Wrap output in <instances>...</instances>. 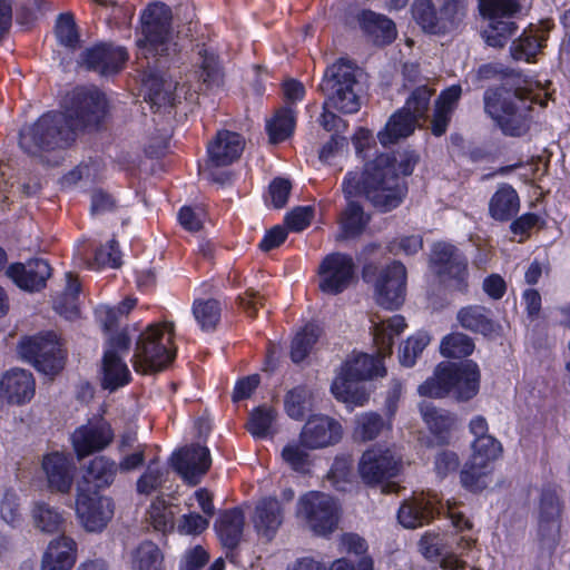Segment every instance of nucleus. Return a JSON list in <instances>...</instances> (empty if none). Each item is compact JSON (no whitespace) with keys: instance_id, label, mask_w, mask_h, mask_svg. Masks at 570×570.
<instances>
[{"instance_id":"obj_30","label":"nucleus","mask_w":570,"mask_h":570,"mask_svg":"<svg viewBox=\"0 0 570 570\" xmlns=\"http://www.w3.org/2000/svg\"><path fill=\"white\" fill-rule=\"evenodd\" d=\"M405 327V318L402 315H394L379 322L372 320L373 340L381 357H385L392 353L394 338L399 336Z\"/></svg>"},{"instance_id":"obj_27","label":"nucleus","mask_w":570,"mask_h":570,"mask_svg":"<svg viewBox=\"0 0 570 570\" xmlns=\"http://www.w3.org/2000/svg\"><path fill=\"white\" fill-rule=\"evenodd\" d=\"M42 470L52 491L69 492L73 481V464L66 454L52 452L45 455Z\"/></svg>"},{"instance_id":"obj_14","label":"nucleus","mask_w":570,"mask_h":570,"mask_svg":"<svg viewBox=\"0 0 570 570\" xmlns=\"http://www.w3.org/2000/svg\"><path fill=\"white\" fill-rule=\"evenodd\" d=\"M431 263L442 281L454 291L465 292L468 288V262L462 253L446 243L435 244Z\"/></svg>"},{"instance_id":"obj_51","label":"nucleus","mask_w":570,"mask_h":570,"mask_svg":"<svg viewBox=\"0 0 570 570\" xmlns=\"http://www.w3.org/2000/svg\"><path fill=\"white\" fill-rule=\"evenodd\" d=\"M473 350V341L462 333H452L445 336L440 345L441 354L453 358L465 357L472 354Z\"/></svg>"},{"instance_id":"obj_39","label":"nucleus","mask_w":570,"mask_h":570,"mask_svg":"<svg viewBox=\"0 0 570 570\" xmlns=\"http://www.w3.org/2000/svg\"><path fill=\"white\" fill-rule=\"evenodd\" d=\"M117 473V464L115 461L106 456H97L90 461L87 466L83 481L88 485H92L96 489H102L109 487Z\"/></svg>"},{"instance_id":"obj_1","label":"nucleus","mask_w":570,"mask_h":570,"mask_svg":"<svg viewBox=\"0 0 570 570\" xmlns=\"http://www.w3.org/2000/svg\"><path fill=\"white\" fill-rule=\"evenodd\" d=\"M107 112L106 96L96 88L72 91L66 112H47L20 131L19 145L31 156L66 149L79 130L99 126Z\"/></svg>"},{"instance_id":"obj_60","label":"nucleus","mask_w":570,"mask_h":570,"mask_svg":"<svg viewBox=\"0 0 570 570\" xmlns=\"http://www.w3.org/2000/svg\"><path fill=\"white\" fill-rule=\"evenodd\" d=\"M58 41L70 49H76L79 43V35L71 14H60L56 24Z\"/></svg>"},{"instance_id":"obj_53","label":"nucleus","mask_w":570,"mask_h":570,"mask_svg":"<svg viewBox=\"0 0 570 570\" xmlns=\"http://www.w3.org/2000/svg\"><path fill=\"white\" fill-rule=\"evenodd\" d=\"M168 471L160 468L156 461H151L136 483L138 493L150 494L163 487L166 482Z\"/></svg>"},{"instance_id":"obj_52","label":"nucleus","mask_w":570,"mask_h":570,"mask_svg":"<svg viewBox=\"0 0 570 570\" xmlns=\"http://www.w3.org/2000/svg\"><path fill=\"white\" fill-rule=\"evenodd\" d=\"M465 0H443L440 8L443 35L458 28L466 14Z\"/></svg>"},{"instance_id":"obj_26","label":"nucleus","mask_w":570,"mask_h":570,"mask_svg":"<svg viewBox=\"0 0 570 570\" xmlns=\"http://www.w3.org/2000/svg\"><path fill=\"white\" fill-rule=\"evenodd\" d=\"M77 560V543L67 535L52 539L45 550L40 570H71Z\"/></svg>"},{"instance_id":"obj_20","label":"nucleus","mask_w":570,"mask_h":570,"mask_svg":"<svg viewBox=\"0 0 570 570\" xmlns=\"http://www.w3.org/2000/svg\"><path fill=\"white\" fill-rule=\"evenodd\" d=\"M36 393V381L31 372L23 368H11L0 379V412L7 404L24 405Z\"/></svg>"},{"instance_id":"obj_7","label":"nucleus","mask_w":570,"mask_h":570,"mask_svg":"<svg viewBox=\"0 0 570 570\" xmlns=\"http://www.w3.org/2000/svg\"><path fill=\"white\" fill-rule=\"evenodd\" d=\"M382 358L365 353L348 356L332 383L333 395L347 405H364L368 393L362 382L386 374Z\"/></svg>"},{"instance_id":"obj_5","label":"nucleus","mask_w":570,"mask_h":570,"mask_svg":"<svg viewBox=\"0 0 570 570\" xmlns=\"http://www.w3.org/2000/svg\"><path fill=\"white\" fill-rule=\"evenodd\" d=\"M356 68L347 60L340 59L330 66L320 85L326 96L321 115V125L327 131H338L343 120L330 110L336 109L343 114H355L361 108V101L355 92Z\"/></svg>"},{"instance_id":"obj_62","label":"nucleus","mask_w":570,"mask_h":570,"mask_svg":"<svg viewBox=\"0 0 570 570\" xmlns=\"http://www.w3.org/2000/svg\"><path fill=\"white\" fill-rule=\"evenodd\" d=\"M209 525V520L207 517H203L198 513L190 512L184 514L181 519L178 521L177 531L180 534H199L204 530H206Z\"/></svg>"},{"instance_id":"obj_57","label":"nucleus","mask_w":570,"mask_h":570,"mask_svg":"<svg viewBox=\"0 0 570 570\" xmlns=\"http://www.w3.org/2000/svg\"><path fill=\"white\" fill-rule=\"evenodd\" d=\"M433 92L434 91L429 89L426 86L416 88L407 98L405 106L402 109L410 112V115L417 121L425 118Z\"/></svg>"},{"instance_id":"obj_58","label":"nucleus","mask_w":570,"mask_h":570,"mask_svg":"<svg viewBox=\"0 0 570 570\" xmlns=\"http://www.w3.org/2000/svg\"><path fill=\"white\" fill-rule=\"evenodd\" d=\"M341 223L346 237L360 234L366 224L362 207L357 203L348 200L347 207L342 214Z\"/></svg>"},{"instance_id":"obj_25","label":"nucleus","mask_w":570,"mask_h":570,"mask_svg":"<svg viewBox=\"0 0 570 570\" xmlns=\"http://www.w3.org/2000/svg\"><path fill=\"white\" fill-rule=\"evenodd\" d=\"M283 520V507L275 498H264L256 503L252 523L261 538L271 541L282 525Z\"/></svg>"},{"instance_id":"obj_50","label":"nucleus","mask_w":570,"mask_h":570,"mask_svg":"<svg viewBox=\"0 0 570 570\" xmlns=\"http://www.w3.org/2000/svg\"><path fill=\"white\" fill-rule=\"evenodd\" d=\"M502 452L501 443L492 435L475 439L472 444V454L470 460L473 464L489 466L490 463L499 458Z\"/></svg>"},{"instance_id":"obj_35","label":"nucleus","mask_w":570,"mask_h":570,"mask_svg":"<svg viewBox=\"0 0 570 570\" xmlns=\"http://www.w3.org/2000/svg\"><path fill=\"white\" fill-rule=\"evenodd\" d=\"M520 208V199L517 191L509 185H502L493 194L489 203L490 216L499 222L511 219Z\"/></svg>"},{"instance_id":"obj_15","label":"nucleus","mask_w":570,"mask_h":570,"mask_svg":"<svg viewBox=\"0 0 570 570\" xmlns=\"http://www.w3.org/2000/svg\"><path fill=\"white\" fill-rule=\"evenodd\" d=\"M114 502L109 497L82 487L78 488L76 497V514L88 532L102 531L114 517Z\"/></svg>"},{"instance_id":"obj_18","label":"nucleus","mask_w":570,"mask_h":570,"mask_svg":"<svg viewBox=\"0 0 570 570\" xmlns=\"http://www.w3.org/2000/svg\"><path fill=\"white\" fill-rule=\"evenodd\" d=\"M406 269L400 262L384 268L375 283V301L386 309H397L405 299Z\"/></svg>"},{"instance_id":"obj_16","label":"nucleus","mask_w":570,"mask_h":570,"mask_svg":"<svg viewBox=\"0 0 570 570\" xmlns=\"http://www.w3.org/2000/svg\"><path fill=\"white\" fill-rule=\"evenodd\" d=\"M355 265L351 256L342 253L327 255L318 267V287L330 295L345 291L352 283Z\"/></svg>"},{"instance_id":"obj_43","label":"nucleus","mask_w":570,"mask_h":570,"mask_svg":"<svg viewBox=\"0 0 570 570\" xmlns=\"http://www.w3.org/2000/svg\"><path fill=\"white\" fill-rule=\"evenodd\" d=\"M193 315L204 332L214 331L220 321L222 306L214 298H197L193 303Z\"/></svg>"},{"instance_id":"obj_41","label":"nucleus","mask_w":570,"mask_h":570,"mask_svg":"<svg viewBox=\"0 0 570 570\" xmlns=\"http://www.w3.org/2000/svg\"><path fill=\"white\" fill-rule=\"evenodd\" d=\"M412 17L424 32L443 35L440 11H436L431 0H415L412 4Z\"/></svg>"},{"instance_id":"obj_22","label":"nucleus","mask_w":570,"mask_h":570,"mask_svg":"<svg viewBox=\"0 0 570 570\" xmlns=\"http://www.w3.org/2000/svg\"><path fill=\"white\" fill-rule=\"evenodd\" d=\"M210 453L206 446L193 444L176 451L171 456V465L190 485H196L209 470Z\"/></svg>"},{"instance_id":"obj_9","label":"nucleus","mask_w":570,"mask_h":570,"mask_svg":"<svg viewBox=\"0 0 570 570\" xmlns=\"http://www.w3.org/2000/svg\"><path fill=\"white\" fill-rule=\"evenodd\" d=\"M445 509L452 524L459 530L472 528L471 521L456 510V503L446 501L443 505L436 494L417 493L405 500L399 509V522L407 529H415L429 523L440 510Z\"/></svg>"},{"instance_id":"obj_56","label":"nucleus","mask_w":570,"mask_h":570,"mask_svg":"<svg viewBox=\"0 0 570 570\" xmlns=\"http://www.w3.org/2000/svg\"><path fill=\"white\" fill-rule=\"evenodd\" d=\"M384 422L382 417L373 412L363 413L356 416L355 436L362 441H371L379 436Z\"/></svg>"},{"instance_id":"obj_3","label":"nucleus","mask_w":570,"mask_h":570,"mask_svg":"<svg viewBox=\"0 0 570 570\" xmlns=\"http://www.w3.org/2000/svg\"><path fill=\"white\" fill-rule=\"evenodd\" d=\"M513 92L505 88L489 89L484 94V110L495 121L505 135L521 136L529 127L528 111L531 104L546 107L551 94L544 85L518 75L513 81Z\"/></svg>"},{"instance_id":"obj_2","label":"nucleus","mask_w":570,"mask_h":570,"mask_svg":"<svg viewBox=\"0 0 570 570\" xmlns=\"http://www.w3.org/2000/svg\"><path fill=\"white\" fill-rule=\"evenodd\" d=\"M140 20L142 37L137 39V63L145 70L144 83L148 90V99L158 107H173L177 104L184 86L167 79L159 70L177 53V43L170 29V9L164 3L150 4L141 13Z\"/></svg>"},{"instance_id":"obj_54","label":"nucleus","mask_w":570,"mask_h":570,"mask_svg":"<svg viewBox=\"0 0 570 570\" xmlns=\"http://www.w3.org/2000/svg\"><path fill=\"white\" fill-rule=\"evenodd\" d=\"M429 343L430 336L425 332H417L413 336H410L399 351L401 365L412 367Z\"/></svg>"},{"instance_id":"obj_36","label":"nucleus","mask_w":570,"mask_h":570,"mask_svg":"<svg viewBox=\"0 0 570 570\" xmlns=\"http://www.w3.org/2000/svg\"><path fill=\"white\" fill-rule=\"evenodd\" d=\"M244 524L245 514L238 508L220 514L216 522V530L225 547L235 548L240 542Z\"/></svg>"},{"instance_id":"obj_47","label":"nucleus","mask_w":570,"mask_h":570,"mask_svg":"<svg viewBox=\"0 0 570 570\" xmlns=\"http://www.w3.org/2000/svg\"><path fill=\"white\" fill-rule=\"evenodd\" d=\"M462 485L471 492H481L492 483L490 465L473 464V461L464 465L461 472Z\"/></svg>"},{"instance_id":"obj_10","label":"nucleus","mask_w":570,"mask_h":570,"mask_svg":"<svg viewBox=\"0 0 570 570\" xmlns=\"http://www.w3.org/2000/svg\"><path fill=\"white\" fill-rule=\"evenodd\" d=\"M19 355L45 375L58 374L65 365V351L52 332L24 337L18 346Z\"/></svg>"},{"instance_id":"obj_42","label":"nucleus","mask_w":570,"mask_h":570,"mask_svg":"<svg viewBox=\"0 0 570 570\" xmlns=\"http://www.w3.org/2000/svg\"><path fill=\"white\" fill-rule=\"evenodd\" d=\"M295 122V111L292 107L277 110L274 117L266 122L269 141L277 144L287 139L294 131Z\"/></svg>"},{"instance_id":"obj_23","label":"nucleus","mask_w":570,"mask_h":570,"mask_svg":"<svg viewBox=\"0 0 570 570\" xmlns=\"http://www.w3.org/2000/svg\"><path fill=\"white\" fill-rule=\"evenodd\" d=\"M341 439V424L327 415L311 416L299 434V441L309 450L333 445Z\"/></svg>"},{"instance_id":"obj_64","label":"nucleus","mask_w":570,"mask_h":570,"mask_svg":"<svg viewBox=\"0 0 570 570\" xmlns=\"http://www.w3.org/2000/svg\"><path fill=\"white\" fill-rule=\"evenodd\" d=\"M208 558V553L200 546H196L185 552L180 570H199L207 563Z\"/></svg>"},{"instance_id":"obj_33","label":"nucleus","mask_w":570,"mask_h":570,"mask_svg":"<svg viewBox=\"0 0 570 570\" xmlns=\"http://www.w3.org/2000/svg\"><path fill=\"white\" fill-rule=\"evenodd\" d=\"M102 386L115 391L129 383L130 371L122 356L114 350H106L102 360Z\"/></svg>"},{"instance_id":"obj_28","label":"nucleus","mask_w":570,"mask_h":570,"mask_svg":"<svg viewBox=\"0 0 570 570\" xmlns=\"http://www.w3.org/2000/svg\"><path fill=\"white\" fill-rule=\"evenodd\" d=\"M244 149V139L237 132L224 130L208 145L209 161L216 166H227L235 161Z\"/></svg>"},{"instance_id":"obj_12","label":"nucleus","mask_w":570,"mask_h":570,"mask_svg":"<svg viewBox=\"0 0 570 570\" xmlns=\"http://www.w3.org/2000/svg\"><path fill=\"white\" fill-rule=\"evenodd\" d=\"M297 515L306 521L314 533L325 535L337 524V504L328 494L309 492L299 499Z\"/></svg>"},{"instance_id":"obj_17","label":"nucleus","mask_w":570,"mask_h":570,"mask_svg":"<svg viewBox=\"0 0 570 570\" xmlns=\"http://www.w3.org/2000/svg\"><path fill=\"white\" fill-rule=\"evenodd\" d=\"M563 503L553 488L542 489L537 508L538 537L543 543L554 544L561 529Z\"/></svg>"},{"instance_id":"obj_55","label":"nucleus","mask_w":570,"mask_h":570,"mask_svg":"<svg viewBox=\"0 0 570 570\" xmlns=\"http://www.w3.org/2000/svg\"><path fill=\"white\" fill-rule=\"evenodd\" d=\"M311 392L303 386L291 390L285 396V410L289 417L302 420L311 406Z\"/></svg>"},{"instance_id":"obj_59","label":"nucleus","mask_w":570,"mask_h":570,"mask_svg":"<svg viewBox=\"0 0 570 570\" xmlns=\"http://www.w3.org/2000/svg\"><path fill=\"white\" fill-rule=\"evenodd\" d=\"M307 450L308 449L305 448L301 441L299 443L291 442L282 450V459L293 470L304 472L309 465V454Z\"/></svg>"},{"instance_id":"obj_31","label":"nucleus","mask_w":570,"mask_h":570,"mask_svg":"<svg viewBox=\"0 0 570 570\" xmlns=\"http://www.w3.org/2000/svg\"><path fill=\"white\" fill-rule=\"evenodd\" d=\"M420 412L430 432L440 442H446L456 424V416L426 402L421 403Z\"/></svg>"},{"instance_id":"obj_34","label":"nucleus","mask_w":570,"mask_h":570,"mask_svg":"<svg viewBox=\"0 0 570 570\" xmlns=\"http://www.w3.org/2000/svg\"><path fill=\"white\" fill-rule=\"evenodd\" d=\"M456 320L466 331L480 333L484 336L493 334L497 330L490 311L480 305L462 307L456 314Z\"/></svg>"},{"instance_id":"obj_8","label":"nucleus","mask_w":570,"mask_h":570,"mask_svg":"<svg viewBox=\"0 0 570 570\" xmlns=\"http://www.w3.org/2000/svg\"><path fill=\"white\" fill-rule=\"evenodd\" d=\"M175 326L171 322L149 325L139 336L134 368L141 374H150L166 368L176 356L174 345Z\"/></svg>"},{"instance_id":"obj_48","label":"nucleus","mask_w":570,"mask_h":570,"mask_svg":"<svg viewBox=\"0 0 570 570\" xmlns=\"http://www.w3.org/2000/svg\"><path fill=\"white\" fill-rule=\"evenodd\" d=\"M32 519L36 528L47 533L59 531L63 523L62 514L56 508L45 502H37L35 504Z\"/></svg>"},{"instance_id":"obj_19","label":"nucleus","mask_w":570,"mask_h":570,"mask_svg":"<svg viewBox=\"0 0 570 570\" xmlns=\"http://www.w3.org/2000/svg\"><path fill=\"white\" fill-rule=\"evenodd\" d=\"M111 425L104 419L90 420L77 428L71 441L78 459L105 450L114 440Z\"/></svg>"},{"instance_id":"obj_61","label":"nucleus","mask_w":570,"mask_h":570,"mask_svg":"<svg viewBox=\"0 0 570 570\" xmlns=\"http://www.w3.org/2000/svg\"><path fill=\"white\" fill-rule=\"evenodd\" d=\"M351 475V461L346 458L335 459L328 473V478L332 481L333 485L338 491H346Z\"/></svg>"},{"instance_id":"obj_4","label":"nucleus","mask_w":570,"mask_h":570,"mask_svg":"<svg viewBox=\"0 0 570 570\" xmlns=\"http://www.w3.org/2000/svg\"><path fill=\"white\" fill-rule=\"evenodd\" d=\"M342 189L347 199L364 193L366 198L382 212L396 208L403 200L406 187L396 170L395 160L380 155L366 164L362 175L348 171Z\"/></svg>"},{"instance_id":"obj_11","label":"nucleus","mask_w":570,"mask_h":570,"mask_svg":"<svg viewBox=\"0 0 570 570\" xmlns=\"http://www.w3.org/2000/svg\"><path fill=\"white\" fill-rule=\"evenodd\" d=\"M479 9L481 14L490 20V30L485 31L488 45L502 47L505 39L517 30L511 19L521 10L519 1L479 0Z\"/></svg>"},{"instance_id":"obj_38","label":"nucleus","mask_w":570,"mask_h":570,"mask_svg":"<svg viewBox=\"0 0 570 570\" xmlns=\"http://www.w3.org/2000/svg\"><path fill=\"white\" fill-rule=\"evenodd\" d=\"M416 124L417 120L410 112L400 109L391 116L384 129L379 132L377 138L383 146L395 144L399 139L410 136Z\"/></svg>"},{"instance_id":"obj_13","label":"nucleus","mask_w":570,"mask_h":570,"mask_svg":"<svg viewBox=\"0 0 570 570\" xmlns=\"http://www.w3.org/2000/svg\"><path fill=\"white\" fill-rule=\"evenodd\" d=\"M401 469V456L391 448L373 445L367 449L358 461L357 471L367 485H377L397 475Z\"/></svg>"},{"instance_id":"obj_44","label":"nucleus","mask_w":570,"mask_h":570,"mask_svg":"<svg viewBox=\"0 0 570 570\" xmlns=\"http://www.w3.org/2000/svg\"><path fill=\"white\" fill-rule=\"evenodd\" d=\"M75 257L79 265H86L89 268H99L105 266L116 268L121 264L120 250L118 248V243L115 239L109 240L105 246L97 249L94 262H90L81 249H77Z\"/></svg>"},{"instance_id":"obj_6","label":"nucleus","mask_w":570,"mask_h":570,"mask_svg":"<svg viewBox=\"0 0 570 570\" xmlns=\"http://www.w3.org/2000/svg\"><path fill=\"white\" fill-rule=\"evenodd\" d=\"M481 373L476 363H440L432 377L422 383L417 392L421 396L444 397L453 395L458 401L473 399L480 389Z\"/></svg>"},{"instance_id":"obj_29","label":"nucleus","mask_w":570,"mask_h":570,"mask_svg":"<svg viewBox=\"0 0 570 570\" xmlns=\"http://www.w3.org/2000/svg\"><path fill=\"white\" fill-rule=\"evenodd\" d=\"M462 89L453 85L443 90L435 101L434 112L431 121V130L435 136H442L449 126L451 116L461 97Z\"/></svg>"},{"instance_id":"obj_63","label":"nucleus","mask_w":570,"mask_h":570,"mask_svg":"<svg viewBox=\"0 0 570 570\" xmlns=\"http://www.w3.org/2000/svg\"><path fill=\"white\" fill-rule=\"evenodd\" d=\"M423 247V239L420 235L403 236L390 244V252L394 255H414Z\"/></svg>"},{"instance_id":"obj_45","label":"nucleus","mask_w":570,"mask_h":570,"mask_svg":"<svg viewBox=\"0 0 570 570\" xmlns=\"http://www.w3.org/2000/svg\"><path fill=\"white\" fill-rule=\"evenodd\" d=\"M164 557L151 541L140 543L132 553V570H164Z\"/></svg>"},{"instance_id":"obj_46","label":"nucleus","mask_w":570,"mask_h":570,"mask_svg":"<svg viewBox=\"0 0 570 570\" xmlns=\"http://www.w3.org/2000/svg\"><path fill=\"white\" fill-rule=\"evenodd\" d=\"M177 512L178 508L176 505L167 504L165 500L157 498L150 504L147 520L155 530L165 533L174 530Z\"/></svg>"},{"instance_id":"obj_24","label":"nucleus","mask_w":570,"mask_h":570,"mask_svg":"<svg viewBox=\"0 0 570 570\" xmlns=\"http://www.w3.org/2000/svg\"><path fill=\"white\" fill-rule=\"evenodd\" d=\"M6 274L21 289L38 292L46 286L51 276V267L42 258L30 259L27 263L11 264Z\"/></svg>"},{"instance_id":"obj_40","label":"nucleus","mask_w":570,"mask_h":570,"mask_svg":"<svg viewBox=\"0 0 570 570\" xmlns=\"http://www.w3.org/2000/svg\"><path fill=\"white\" fill-rule=\"evenodd\" d=\"M247 431L255 439H266L277 433V412L271 406H258L247 421Z\"/></svg>"},{"instance_id":"obj_32","label":"nucleus","mask_w":570,"mask_h":570,"mask_svg":"<svg viewBox=\"0 0 570 570\" xmlns=\"http://www.w3.org/2000/svg\"><path fill=\"white\" fill-rule=\"evenodd\" d=\"M548 28L532 26L524 30L510 48L513 59L531 62L543 48Z\"/></svg>"},{"instance_id":"obj_21","label":"nucleus","mask_w":570,"mask_h":570,"mask_svg":"<svg viewBox=\"0 0 570 570\" xmlns=\"http://www.w3.org/2000/svg\"><path fill=\"white\" fill-rule=\"evenodd\" d=\"M128 57V52L124 47L111 43H98L87 48L81 53L80 65L99 75L109 76L119 72Z\"/></svg>"},{"instance_id":"obj_37","label":"nucleus","mask_w":570,"mask_h":570,"mask_svg":"<svg viewBox=\"0 0 570 570\" xmlns=\"http://www.w3.org/2000/svg\"><path fill=\"white\" fill-rule=\"evenodd\" d=\"M361 26L379 45L391 43L397 35L395 23L391 19L373 11L362 13Z\"/></svg>"},{"instance_id":"obj_49","label":"nucleus","mask_w":570,"mask_h":570,"mask_svg":"<svg viewBox=\"0 0 570 570\" xmlns=\"http://www.w3.org/2000/svg\"><path fill=\"white\" fill-rule=\"evenodd\" d=\"M321 335V328L315 324L305 325L293 338L291 346V357L293 362L303 361Z\"/></svg>"}]
</instances>
